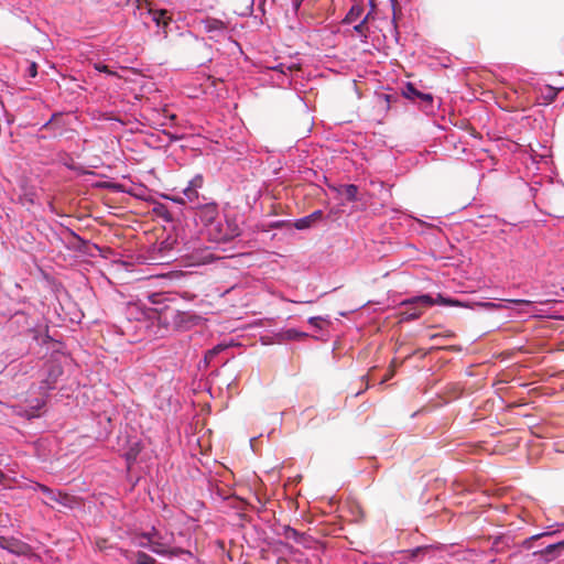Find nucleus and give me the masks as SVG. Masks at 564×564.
<instances>
[{"label":"nucleus","instance_id":"1","mask_svg":"<svg viewBox=\"0 0 564 564\" xmlns=\"http://www.w3.org/2000/svg\"><path fill=\"white\" fill-rule=\"evenodd\" d=\"M435 304L446 306H459L462 305L458 301L446 299L438 294L433 297L429 294L413 296L402 301L399 305V319L400 322H410L420 318L423 314L424 308L433 306Z\"/></svg>","mask_w":564,"mask_h":564},{"label":"nucleus","instance_id":"2","mask_svg":"<svg viewBox=\"0 0 564 564\" xmlns=\"http://www.w3.org/2000/svg\"><path fill=\"white\" fill-rule=\"evenodd\" d=\"M63 375V368L61 365L51 362L46 368V376L41 380L36 387L37 397L28 399L26 409L29 410V416H39L40 411L45 406L50 391L56 388L57 380ZM35 390V387L31 388V391Z\"/></svg>","mask_w":564,"mask_h":564},{"label":"nucleus","instance_id":"3","mask_svg":"<svg viewBox=\"0 0 564 564\" xmlns=\"http://www.w3.org/2000/svg\"><path fill=\"white\" fill-rule=\"evenodd\" d=\"M142 539L147 542H140L141 546H149L152 552L164 555V556H176L180 554H187L193 557V554L188 551H184L180 547H173L174 533L164 529L152 528L148 533L142 534Z\"/></svg>","mask_w":564,"mask_h":564},{"label":"nucleus","instance_id":"4","mask_svg":"<svg viewBox=\"0 0 564 564\" xmlns=\"http://www.w3.org/2000/svg\"><path fill=\"white\" fill-rule=\"evenodd\" d=\"M205 234L210 241L221 243L240 236L241 229L236 217L224 215L218 217L214 224H209V227L205 229Z\"/></svg>","mask_w":564,"mask_h":564},{"label":"nucleus","instance_id":"5","mask_svg":"<svg viewBox=\"0 0 564 564\" xmlns=\"http://www.w3.org/2000/svg\"><path fill=\"white\" fill-rule=\"evenodd\" d=\"M31 488L33 490H40L46 499L43 500V503L53 507L52 502H56L63 507L72 508L74 503V498L68 494L62 492L59 490H53L46 485L40 482H33Z\"/></svg>","mask_w":564,"mask_h":564},{"label":"nucleus","instance_id":"6","mask_svg":"<svg viewBox=\"0 0 564 564\" xmlns=\"http://www.w3.org/2000/svg\"><path fill=\"white\" fill-rule=\"evenodd\" d=\"M204 177L202 174H196L183 189L186 204H189L193 209H196L205 203L208 198L200 195L198 189L203 187Z\"/></svg>","mask_w":564,"mask_h":564},{"label":"nucleus","instance_id":"7","mask_svg":"<svg viewBox=\"0 0 564 564\" xmlns=\"http://www.w3.org/2000/svg\"><path fill=\"white\" fill-rule=\"evenodd\" d=\"M218 217L220 215L216 202L207 199L196 208L195 218L203 226L204 230L209 227V224H214Z\"/></svg>","mask_w":564,"mask_h":564},{"label":"nucleus","instance_id":"8","mask_svg":"<svg viewBox=\"0 0 564 564\" xmlns=\"http://www.w3.org/2000/svg\"><path fill=\"white\" fill-rule=\"evenodd\" d=\"M176 240L169 237L154 247L152 259L159 263H169L176 258Z\"/></svg>","mask_w":564,"mask_h":564},{"label":"nucleus","instance_id":"9","mask_svg":"<svg viewBox=\"0 0 564 564\" xmlns=\"http://www.w3.org/2000/svg\"><path fill=\"white\" fill-rule=\"evenodd\" d=\"M203 31L206 32L210 40L220 41L229 36L228 28L225 22L214 18H207L202 22Z\"/></svg>","mask_w":564,"mask_h":564},{"label":"nucleus","instance_id":"10","mask_svg":"<svg viewBox=\"0 0 564 564\" xmlns=\"http://www.w3.org/2000/svg\"><path fill=\"white\" fill-rule=\"evenodd\" d=\"M509 304H516V305H531L533 304L532 301L529 300H520V299H510V300H503L502 302L496 303V302H479L476 305L479 307H482L487 311H496L501 308H507Z\"/></svg>","mask_w":564,"mask_h":564},{"label":"nucleus","instance_id":"11","mask_svg":"<svg viewBox=\"0 0 564 564\" xmlns=\"http://www.w3.org/2000/svg\"><path fill=\"white\" fill-rule=\"evenodd\" d=\"M323 218V212L322 210H315L312 214L299 218L294 221L293 226L297 230H304L311 228L315 223L319 221Z\"/></svg>","mask_w":564,"mask_h":564},{"label":"nucleus","instance_id":"12","mask_svg":"<svg viewBox=\"0 0 564 564\" xmlns=\"http://www.w3.org/2000/svg\"><path fill=\"white\" fill-rule=\"evenodd\" d=\"M0 546L11 553L20 554L23 553L25 544L15 539L1 538Z\"/></svg>","mask_w":564,"mask_h":564},{"label":"nucleus","instance_id":"13","mask_svg":"<svg viewBox=\"0 0 564 564\" xmlns=\"http://www.w3.org/2000/svg\"><path fill=\"white\" fill-rule=\"evenodd\" d=\"M364 6L359 3H355L351 6L349 11L347 12L346 17L344 18V23H355L358 20H361L364 17Z\"/></svg>","mask_w":564,"mask_h":564},{"label":"nucleus","instance_id":"14","mask_svg":"<svg viewBox=\"0 0 564 564\" xmlns=\"http://www.w3.org/2000/svg\"><path fill=\"white\" fill-rule=\"evenodd\" d=\"M429 550V546H417L412 550H403L399 552V557L402 561H414L419 555L426 553Z\"/></svg>","mask_w":564,"mask_h":564},{"label":"nucleus","instance_id":"15","mask_svg":"<svg viewBox=\"0 0 564 564\" xmlns=\"http://www.w3.org/2000/svg\"><path fill=\"white\" fill-rule=\"evenodd\" d=\"M339 193L345 195L348 202H356L358 187L355 184L343 185Z\"/></svg>","mask_w":564,"mask_h":564},{"label":"nucleus","instance_id":"16","mask_svg":"<svg viewBox=\"0 0 564 564\" xmlns=\"http://www.w3.org/2000/svg\"><path fill=\"white\" fill-rule=\"evenodd\" d=\"M282 535L288 539V540H292L296 543H300L301 540H302V536L303 534L300 533L297 530H295L294 528H291L289 525L284 527L283 528V532H282Z\"/></svg>","mask_w":564,"mask_h":564},{"label":"nucleus","instance_id":"17","mask_svg":"<svg viewBox=\"0 0 564 564\" xmlns=\"http://www.w3.org/2000/svg\"><path fill=\"white\" fill-rule=\"evenodd\" d=\"M370 13L371 12L364 15V18L359 21V23L354 25V31L364 37H367V31H368L367 22L369 20Z\"/></svg>","mask_w":564,"mask_h":564},{"label":"nucleus","instance_id":"18","mask_svg":"<svg viewBox=\"0 0 564 564\" xmlns=\"http://www.w3.org/2000/svg\"><path fill=\"white\" fill-rule=\"evenodd\" d=\"M156 561L154 557L150 556L144 552H138L134 556V561L132 564H155Z\"/></svg>","mask_w":564,"mask_h":564},{"label":"nucleus","instance_id":"19","mask_svg":"<svg viewBox=\"0 0 564 564\" xmlns=\"http://www.w3.org/2000/svg\"><path fill=\"white\" fill-rule=\"evenodd\" d=\"M563 549H564V541L546 545L541 551V554L547 556V555L553 554L556 550H563Z\"/></svg>","mask_w":564,"mask_h":564},{"label":"nucleus","instance_id":"20","mask_svg":"<svg viewBox=\"0 0 564 564\" xmlns=\"http://www.w3.org/2000/svg\"><path fill=\"white\" fill-rule=\"evenodd\" d=\"M560 89H556L552 86H546L545 91L543 93V98L546 102H552L558 93Z\"/></svg>","mask_w":564,"mask_h":564},{"label":"nucleus","instance_id":"21","mask_svg":"<svg viewBox=\"0 0 564 564\" xmlns=\"http://www.w3.org/2000/svg\"><path fill=\"white\" fill-rule=\"evenodd\" d=\"M403 95L409 99H414V98H417V96L420 95V91L413 86V84L409 83V84H406V86L403 90Z\"/></svg>","mask_w":564,"mask_h":564},{"label":"nucleus","instance_id":"22","mask_svg":"<svg viewBox=\"0 0 564 564\" xmlns=\"http://www.w3.org/2000/svg\"><path fill=\"white\" fill-rule=\"evenodd\" d=\"M94 68H95L97 72H99V73H105V74H107V75H109V76H117V73H116L115 70L110 69V68H109L106 64H104V63H100V62L95 63V64H94Z\"/></svg>","mask_w":564,"mask_h":564},{"label":"nucleus","instance_id":"23","mask_svg":"<svg viewBox=\"0 0 564 564\" xmlns=\"http://www.w3.org/2000/svg\"><path fill=\"white\" fill-rule=\"evenodd\" d=\"M307 334L299 332L297 329L291 328L285 332V337L288 339H301L306 337Z\"/></svg>","mask_w":564,"mask_h":564},{"label":"nucleus","instance_id":"24","mask_svg":"<svg viewBox=\"0 0 564 564\" xmlns=\"http://www.w3.org/2000/svg\"><path fill=\"white\" fill-rule=\"evenodd\" d=\"M271 69H273L274 72L279 73L282 76H285L288 72L292 70V66L280 63V64L271 67Z\"/></svg>","mask_w":564,"mask_h":564},{"label":"nucleus","instance_id":"25","mask_svg":"<svg viewBox=\"0 0 564 564\" xmlns=\"http://www.w3.org/2000/svg\"><path fill=\"white\" fill-rule=\"evenodd\" d=\"M165 199H170L172 200L173 203H176V204H180V205H185L186 204V199L184 197V194L182 195H176V196H170V195H164L163 196Z\"/></svg>","mask_w":564,"mask_h":564},{"label":"nucleus","instance_id":"26","mask_svg":"<svg viewBox=\"0 0 564 564\" xmlns=\"http://www.w3.org/2000/svg\"><path fill=\"white\" fill-rule=\"evenodd\" d=\"M26 73L30 77H35L37 75V65L36 63L32 62L29 64Z\"/></svg>","mask_w":564,"mask_h":564},{"label":"nucleus","instance_id":"27","mask_svg":"<svg viewBox=\"0 0 564 564\" xmlns=\"http://www.w3.org/2000/svg\"><path fill=\"white\" fill-rule=\"evenodd\" d=\"M323 322V318L319 317V316H313V317H310L308 318V323L316 327V328H321V323Z\"/></svg>","mask_w":564,"mask_h":564},{"label":"nucleus","instance_id":"28","mask_svg":"<svg viewBox=\"0 0 564 564\" xmlns=\"http://www.w3.org/2000/svg\"><path fill=\"white\" fill-rule=\"evenodd\" d=\"M417 98H420L421 100L426 101V102H432L433 101V97H432L431 94H424V93H421V91H420V95L417 96Z\"/></svg>","mask_w":564,"mask_h":564},{"label":"nucleus","instance_id":"29","mask_svg":"<svg viewBox=\"0 0 564 564\" xmlns=\"http://www.w3.org/2000/svg\"><path fill=\"white\" fill-rule=\"evenodd\" d=\"M8 480H9V477L2 470H0V485L7 486Z\"/></svg>","mask_w":564,"mask_h":564},{"label":"nucleus","instance_id":"30","mask_svg":"<svg viewBox=\"0 0 564 564\" xmlns=\"http://www.w3.org/2000/svg\"><path fill=\"white\" fill-rule=\"evenodd\" d=\"M394 375V371L393 370H390V372L388 375H386L381 380H380V384H383L386 383L390 378H392Z\"/></svg>","mask_w":564,"mask_h":564},{"label":"nucleus","instance_id":"31","mask_svg":"<svg viewBox=\"0 0 564 564\" xmlns=\"http://www.w3.org/2000/svg\"><path fill=\"white\" fill-rule=\"evenodd\" d=\"M167 214H169L167 210H165V214H162V216L165 217V219H170L171 217L167 216Z\"/></svg>","mask_w":564,"mask_h":564},{"label":"nucleus","instance_id":"32","mask_svg":"<svg viewBox=\"0 0 564 564\" xmlns=\"http://www.w3.org/2000/svg\"><path fill=\"white\" fill-rule=\"evenodd\" d=\"M154 296H156V294H153L152 296H150L152 303H156V301L153 299Z\"/></svg>","mask_w":564,"mask_h":564},{"label":"nucleus","instance_id":"33","mask_svg":"<svg viewBox=\"0 0 564 564\" xmlns=\"http://www.w3.org/2000/svg\"><path fill=\"white\" fill-rule=\"evenodd\" d=\"M549 302H550V301H544V302H543V301H540L539 303H540V304H545V303H549Z\"/></svg>","mask_w":564,"mask_h":564}]
</instances>
